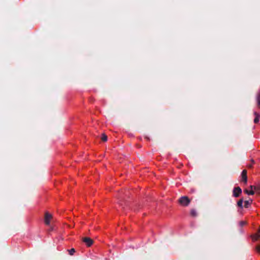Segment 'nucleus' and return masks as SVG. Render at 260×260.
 Returning <instances> with one entry per match:
<instances>
[{
	"label": "nucleus",
	"instance_id": "1",
	"mask_svg": "<svg viewBox=\"0 0 260 260\" xmlns=\"http://www.w3.org/2000/svg\"><path fill=\"white\" fill-rule=\"evenodd\" d=\"M180 204L182 206H187L190 203L189 199L186 196L182 197L179 201Z\"/></svg>",
	"mask_w": 260,
	"mask_h": 260
},
{
	"label": "nucleus",
	"instance_id": "2",
	"mask_svg": "<svg viewBox=\"0 0 260 260\" xmlns=\"http://www.w3.org/2000/svg\"><path fill=\"white\" fill-rule=\"evenodd\" d=\"M52 218V215L51 214L48 212L45 213L44 221L46 225H49L50 224V220Z\"/></svg>",
	"mask_w": 260,
	"mask_h": 260
},
{
	"label": "nucleus",
	"instance_id": "3",
	"mask_svg": "<svg viewBox=\"0 0 260 260\" xmlns=\"http://www.w3.org/2000/svg\"><path fill=\"white\" fill-rule=\"evenodd\" d=\"M242 192V190L239 187L234 188L233 190V196L235 197H238Z\"/></svg>",
	"mask_w": 260,
	"mask_h": 260
},
{
	"label": "nucleus",
	"instance_id": "4",
	"mask_svg": "<svg viewBox=\"0 0 260 260\" xmlns=\"http://www.w3.org/2000/svg\"><path fill=\"white\" fill-rule=\"evenodd\" d=\"M83 241L87 246H90L93 243L92 240L88 237L83 238Z\"/></svg>",
	"mask_w": 260,
	"mask_h": 260
},
{
	"label": "nucleus",
	"instance_id": "5",
	"mask_svg": "<svg viewBox=\"0 0 260 260\" xmlns=\"http://www.w3.org/2000/svg\"><path fill=\"white\" fill-rule=\"evenodd\" d=\"M246 171L243 170L241 173V176H242V179L243 182H244L245 183H247V178L246 176Z\"/></svg>",
	"mask_w": 260,
	"mask_h": 260
},
{
	"label": "nucleus",
	"instance_id": "6",
	"mask_svg": "<svg viewBox=\"0 0 260 260\" xmlns=\"http://www.w3.org/2000/svg\"><path fill=\"white\" fill-rule=\"evenodd\" d=\"M254 114L255 116V118L254 119V122L255 123H257L259 121L260 119V115L256 113V112H254Z\"/></svg>",
	"mask_w": 260,
	"mask_h": 260
},
{
	"label": "nucleus",
	"instance_id": "7",
	"mask_svg": "<svg viewBox=\"0 0 260 260\" xmlns=\"http://www.w3.org/2000/svg\"><path fill=\"white\" fill-rule=\"evenodd\" d=\"M256 102L257 104V106L259 108H260V91H259L257 93L256 97Z\"/></svg>",
	"mask_w": 260,
	"mask_h": 260
},
{
	"label": "nucleus",
	"instance_id": "8",
	"mask_svg": "<svg viewBox=\"0 0 260 260\" xmlns=\"http://www.w3.org/2000/svg\"><path fill=\"white\" fill-rule=\"evenodd\" d=\"M251 203H252V200H251L245 201V202H244L245 207L247 208L249 206V205H250L251 204Z\"/></svg>",
	"mask_w": 260,
	"mask_h": 260
},
{
	"label": "nucleus",
	"instance_id": "9",
	"mask_svg": "<svg viewBox=\"0 0 260 260\" xmlns=\"http://www.w3.org/2000/svg\"><path fill=\"white\" fill-rule=\"evenodd\" d=\"M243 199H241V200H240L238 202V203H237V205H238V206L239 207H240V208H243Z\"/></svg>",
	"mask_w": 260,
	"mask_h": 260
},
{
	"label": "nucleus",
	"instance_id": "10",
	"mask_svg": "<svg viewBox=\"0 0 260 260\" xmlns=\"http://www.w3.org/2000/svg\"><path fill=\"white\" fill-rule=\"evenodd\" d=\"M245 192H246V193H247V194H249V195H253L254 193V192L253 190L248 191L247 189H245Z\"/></svg>",
	"mask_w": 260,
	"mask_h": 260
},
{
	"label": "nucleus",
	"instance_id": "11",
	"mask_svg": "<svg viewBox=\"0 0 260 260\" xmlns=\"http://www.w3.org/2000/svg\"><path fill=\"white\" fill-rule=\"evenodd\" d=\"M250 189L251 190H253L254 191H258V187L257 186H250Z\"/></svg>",
	"mask_w": 260,
	"mask_h": 260
},
{
	"label": "nucleus",
	"instance_id": "12",
	"mask_svg": "<svg viewBox=\"0 0 260 260\" xmlns=\"http://www.w3.org/2000/svg\"><path fill=\"white\" fill-rule=\"evenodd\" d=\"M259 238V236L258 234L254 235L252 237V240L254 241L257 240V239H258Z\"/></svg>",
	"mask_w": 260,
	"mask_h": 260
},
{
	"label": "nucleus",
	"instance_id": "13",
	"mask_svg": "<svg viewBox=\"0 0 260 260\" xmlns=\"http://www.w3.org/2000/svg\"><path fill=\"white\" fill-rule=\"evenodd\" d=\"M101 139L103 141L106 142L107 141V137L104 134H102Z\"/></svg>",
	"mask_w": 260,
	"mask_h": 260
},
{
	"label": "nucleus",
	"instance_id": "14",
	"mask_svg": "<svg viewBox=\"0 0 260 260\" xmlns=\"http://www.w3.org/2000/svg\"><path fill=\"white\" fill-rule=\"evenodd\" d=\"M75 252V250L74 248H72L69 250V253L71 255H73Z\"/></svg>",
	"mask_w": 260,
	"mask_h": 260
},
{
	"label": "nucleus",
	"instance_id": "15",
	"mask_svg": "<svg viewBox=\"0 0 260 260\" xmlns=\"http://www.w3.org/2000/svg\"><path fill=\"white\" fill-rule=\"evenodd\" d=\"M191 214L192 216H196V212L195 210H192L191 211Z\"/></svg>",
	"mask_w": 260,
	"mask_h": 260
},
{
	"label": "nucleus",
	"instance_id": "16",
	"mask_svg": "<svg viewBox=\"0 0 260 260\" xmlns=\"http://www.w3.org/2000/svg\"><path fill=\"white\" fill-rule=\"evenodd\" d=\"M256 249L258 252L260 253V245L257 246L256 247Z\"/></svg>",
	"mask_w": 260,
	"mask_h": 260
},
{
	"label": "nucleus",
	"instance_id": "17",
	"mask_svg": "<svg viewBox=\"0 0 260 260\" xmlns=\"http://www.w3.org/2000/svg\"><path fill=\"white\" fill-rule=\"evenodd\" d=\"M259 190V192H260V186L259 187H258V191Z\"/></svg>",
	"mask_w": 260,
	"mask_h": 260
},
{
	"label": "nucleus",
	"instance_id": "18",
	"mask_svg": "<svg viewBox=\"0 0 260 260\" xmlns=\"http://www.w3.org/2000/svg\"><path fill=\"white\" fill-rule=\"evenodd\" d=\"M245 223L243 222L242 223V224H244Z\"/></svg>",
	"mask_w": 260,
	"mask_h": 260
}]
</instances>
